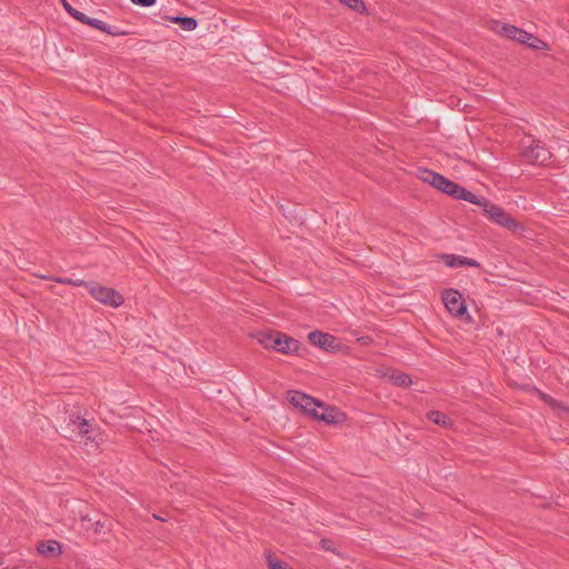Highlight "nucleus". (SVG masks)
<instances>
[{
	"label": "nucleus",
	"instance_id": "obj_30",
	"mask_svg": "<svg viewBox=\"0 0 569 569\" xmlns=\"http://www.w3.org/2000/svg\"><path fill=\"white\" fill-rule=\"evenodd\" d=\"M320 546H321L325 550H327V551H332V552L335 551V550L331 548V541H330V540H328V539H322V540L320 541Z\"/></svg>",
	"mask_w": 569,
	"mask_h": 569
},
{
	"label": "nucleus",
	"instance_id": "obj_13",
	"mask_svg": "<svg viewBox=\"0 0 569 569\" xmlns=\"http://www.w3.org/2000/svg\"><path fill=\"white\" fill-rule=\"evenodd\" d=\"M37 550L40 555L51 558L58 557L62 552L61 545L57 540L39 541Z\"/></svg>",
	"mask_w": 569,
	"mask_h": 569
},
{
	"label": "nucleus",
	"instance_id": "obj_14",
	"mask_svg": "<svg viewBox=\"0 0 569 569\" xmlns=\"http://www.w3.org/2000/svg\"><path fill=\"white\" fill-rule=\"evenodd\" d=\"M338 416L339 413L336 410L323 407L320 403V407L317 408V416L312 417L327 423H337L339 421Z\"/></svg>",
	"mask_w": 569,
	"mask_h": 569
},
{
	"label": "nucleus",
	"instance_id": "obj_28",
	"mask_svg": "<svg viewBox=\"0 0 569 569\" xmlns=\"http://www.w3.org/2000/svg\"><path fill=\"white\" fill-rule=\"evenodd\" d=\"M465 188L459 186L458 183L455 184V187L450 190L451 192L449 196H451L455 199L461 200V196L463 193Z\"/></svg>",
	"mask_w": 569,
	"mask_h": 569
},
{
	"label": "nucleus",
	"instance_id": "obj_22",
	"mask_svg": "<svg viewBox=\"0 0 569 569\" xmlns=\"http://www.w3.org/2000/svg\"><path fill=\"white\" fill-rule=\"evenodd\" d=\"M460 196H461V200H465V201H468V202H470V203L477 204V206H479V207H481V208H482V206H483V202H486V200H487V199H486V198H483V197H478V196H476L475 193L470 192V191H469V190H467L466 188H465V190H463V193H462V194H460Z\"/></svg>",
	"mask_w": 569,
	"mask_h": 569
},
{
	"label": "nucleus",
	"instance_id": "obj_19",
	"mask_svg": "<svg viewBox=\"0 0 569 569\" xmlns=\"http://www.w3.org/2000/svg\"><path fill=\"white\" fill-rule=\"evenodd\" d=\"M390 379L392 380V382L395 385L400 386V387H407L412 382L410 376L405 372H401V371L392 372V375L390 376Z\"/></svg>",
	"mask_w": 569,
	"mask_h": 569
},
{
	"label": "nucleus",
	"instance_id": "obj_23",
	"mask_svg": "<svg viewBox=\"0 0 569 569\" xmlns=\"http://www.w3.org/2000/svg\"><path fill=\"white\" fill-rule=\"evenodd\" d=\"M81 23L88 24L97 30L103 31L107 30V23L102 20L96 18H89L84 14L83 20H80Z\"/></svg>",
	"mask_w": 569,
	"mask_h": 569
},
{
	"label": "nucleus",
	"instance_id": "obj_26",
	"mask_svg": "<svg viewBox=\"0 0 569 569\" xmlns=\"http://www.w3.org/2000/svg\"><path fill=\"white\" fill-rule=\"evenodd\" d=\"M62 6L64 8V10L71 16L73 17L76 20H78L80 22V20H83L84 18V13L83 12H80L78 11L77 9H74L67 0H62Z\"/></svg>",
	"mask_w": 569,
	"mask_h": 569
},
{
	"label": "nucleus",
	"instance_id": "obj_20",
	"mask_svg": "<svg viewBox=\"0 0 569 569\" xmlns=\"http://www.w3.org/2000/svg\"><path fill=\"white\" fill-rule=\"evenodd\" d=\"M342 4L358 13H366L367 7L362 0H339Z\"/></svg>",
	"mask_w": 569,
	"mask_h": 569
},
{
	"label": "nucleus",
	"instance_id": "obj_17",
	"mask_svg": "<svg viewBox=\"0 0 569 569\" xmlns=\"http://www.w3.org/2000/svg\"><path fill=\"white\" fill-rule=\"evenodd\" d=\"M277 332L260 331L257 333L258 342L266 349H273Z\"/></svg>",
	"mask_w": 569,
	"mask_h": 569
},
{
	"label": "nucleus",
	"instance_id": "obj_10",
	"mask_svg": "<svg viewBox=\"0 0 569 569\" xmlns=\"http://www.w3.org/2000/svg\"><path fill=\"white\" fill-rule=\"evenodd\" d=\"M491 30L495 31L497 34L506 37L507 39L510 40H515L519 43L523 41L525 36L527 33V31L516 26L507 24L498 20L491 22Z\"/></svg>",
	"mask_w": 569,
	"mask_h": 569
},
{
	"label": "nucleus",
	"instance_id": "obj_5",
	"mask_svg": "<svg viewBox=\"0 0 569 569\" xmlns=\"http://www.w3.org/2000/svg\"><path fill=\"white\" fill-rule=\"evenodd\" d=\"M442 301L447 310L456 318L470 320L462 295L456 289H448L442 293Z\"/></svg>",
	"mask_w": 569,
	"mask_h": 569
},
{
	"label": "nucleus",
	"instance_id": "obj_16",
	"mask_svg": "<svg viewBox=\"0 0 569 569\" xmlns=\"http://www.w3.org/2000/svg\"><path fill=\"white\" fill-rule=\"evenodd\" d=\"M521 44H527L531 49L543 50L548 49V44L540 38L527 32Z\"/></svg>",
	"mask_w": 569,
	"mask_h": 569
},
{
	"label": "nucleus",
	"instance_id": "obj_32",
	"mask_svg": "<svg viewBox=\"0 0 569 569\" xmlns=\"http://www.w3.org/2000/svg\"><path fill=\"white\" fill-rule=\"evenodd\" d=\"M153 517H154L156 519H159V520H162V521L164 520L163 518H161V516H156V515H153Z\"/></svg>",
	"mask_w": 569,
	"mask_h": 569
},
{
	"label": "nucleus",
	"instance_id": "obj_9",
	"mask_svg": "<svg viewBox=\"0 0 569 569\" xmlns=\"http://www.w3.org/2000/svg\"><path fill=\"white\" fill-rule=\"evenodd\" d=\"M308 340L316 347H319L326 351H337L340 345L337 338L327 332L315 330L308 335Z\"/></svg>",
	"mask_w": 569,
	"mask_h": 569
},
{
	"label": "nucleus",
	"instance_id": "obj_27",
	"mask_svg": "<svg viewBox=\"0 0 569 569\" xmlns=\"http://www.w3.org/2000/svg\"><path fill=\"white\" fill-rule=\"evenodd\" d=\"M104 32L113 37H121L128 34L127 31L119 30L117 27H111L109 24H107V30H104Z\"/></svg>",
	"mask_w": 569,
	"mask_h": 569
},
{
	"label": "nucleus",
	"instance_id": "obj_4",
	"mask_svg": "<svg viewBox=\"0 0 569 569\" xmlns=\"http://www.w3.org/2000/svg\"><path fill=\"white\" fill-rule=\"evenodd\" d=\"M482 209L485 213L497 224L511 231L521 229V226L516 221V219L507 213L501 207L490 202L489 200L483 202Z\"/></svg>",
	"mask_w": 569,
	"mask_h": 569
},
{
	"label": "nucleus",
	"instance_id": "obj_2",
	"mask_svg": "<svg viewBox=\"0 0 569 569\" xmlns=\"http://www.w3.org/2000/svg\"><path fill=\"white\" fill-rule=\"evenodd\" d=\"M521 153L527 161L533 164H543L551 157V153L541 141L532 138L521 142Z\"/></svg>",
	"mask_w": 569,
	"mask_h": 569
},
{
	"label": "nucleus",
	"instance_id": "obj_6",
	"mask_svg": "<svg viewBox=\"0 0 569 569\" xmlns=\"http://www.w3.org/2000/svg\"><path fill=\"white\" fill-rule=\"evenodd\" d=\"M420 179L423 182H427L435 187L436 189L442 191L448 194L451 192L450 190L455 187L456 182L447 179L446 177L428 169L420 170Z\"/></svg>",
	"mask_w": 569,
	"mask_h": 569
},
{
	"label": "nucleus",
	"instance_id": "obj_29",
	"mask_svg": "<svg viewBox=\"0 0 569 569\" xmlns=\"http://www.w3.org/2000/svg\"><path fill=\"white\" fill-rule=\"evenodd\" d=\"M157 0H131L133 4L140 6V7H151L156 3Z\"/></svg>",
	"mask_w": 569,
	"mask_h": 569
},
{
	"label": "nucleus",
	"instance_id": "obj_12",
	"mask_svg": "<svg viewBox=\"0 0 569 569\" xmlns=\"http://www.w3.org/2000/svg\"><path fill=\"white\" fill-rule=\"evenodd\" d=\"M441 259L450 268L480 267L477 260L459 254L446 253L442 254Z\"/></svg>",
	"mask_w": 569,
	"mask_h": 569
},
{
	"label": "nucleus",
	"instance_id": "obj_7",
	"mask_svg": "<svg viewBox=\"0 0 569 569\" xmlns=\"http://www.w3.org/2000/svg\"><path fill=\"white\" fill-rule=\"evenodd\" d=\"M288 399L292 406L300 408L305 413L311 417L317 416V408L320 407V403L313 398L300 391H290Z\"/></svg>",
	"mask_w": 569,
	"mask_h": 569
},
{
	"label": "nucleus",
	"instance_id": "obj_3",
	"mask_svg": "<svg viewBox=\"0 0 569 569\" xmlns=\"http://www.w3.org/2000/svg\"><path fill=\"white\" fill-rule=\"evenodd\" d=\"M88 291L97 301L112 308L121 306L124 301L117 290L97 282H90Z\"/></svg>",
	"mask_w": 569,
	"mask_h": 569
},
{
	"label": "nucleus",
	"instance_id": "obj_8",
	"mask_svg": "<svg viewBox=\"0 0 569 569\" xmlns=\"http://www.w3.org/2000/svg\"><path fill=\"white\" fill-rule=\"evenodd\" d=\"M80 520L82 528L86 531H91L94 535H101L108 529L109 520L104 516H99L98 513H81Z\"/></svg>",
	"mask_w": 569,
	"mask_h": 569
},
{
	"label": "nucleus",
	"instance_id": "obj_1",
	"mask_svg": "<svg viewBox=\"0 0 569 569\" xmlns=\"http://www.w3.org/2000/svg\"><path fill=\"white\" fill-rule=\"evenodd\" d=\"M61 433L64 438L74 439L76 437H83L89 435L90 425L88 420L81 418L79 411L69 413L63 423L60 426Z\"/></svg>",
	"mask_w": 569,
	"mask_h": 569
},
{
	"label": "nucleus",
	"instance_id": "obj_33",
	"mask_svg": "<svg viewBox=\"0 0 569 569\" xmlns=\"http://www.w3.org/2000/svg\"><path fill=\"white\" fill-rule=\"evenodd\" d=\"M0 569H4L3 568V562L0 560Z\"/></svg>",
	"mask_w": 569,
	"mask_h": 569
},
{
	"label": "nucleus",
	"instance_id": "obj_31",
	"mask_svg": "<svg viewBox=\"0 0 569 569\" xmlns=\"http://www.w3.org/2000/svg\"><path fill=\"white\" fill-rule=\"evenodd\" d=\"M40 278L42 279H47V280H52L53 281V277H50V276H47V274H43V276H39Z\"/></svg>",
	"mask_w": 569,
	"mask_h": 569
},
{
	"label": "nucleus",
	"instance_id": "obj_21",
	"mask_svg": "<svg viewBox=\"0 0 569 569\" xmlns=\"http://www.w3.org/2000/svg\"><path fill=\"white\" fill-rule=\"evenodd\" d=\"M266 558L269 569H292L287 562L273 557L271 553H268Z\"/></svg>",
	"mask_w": 569,
	"mask_h": 569
},
{
	"label": "nucleus",
	"instance_id": "obj_15",
	"mask_svg": "<svg viewBox=\"0 0 569 569\" xmlns=\"http://www.w3.org/2000/svg\"><path fill=\"white\" fill-rule=\"evenodd\" d=\"M167 19L173 23L179 24L180 28L186 31H192L198 26L197 20L193 18H190V17L176 16V17H167Z\"/></svg>",
	"mask_w": 569,
	"mask_h": 569
},
{
	"label": "nucleus",
	"instance_id": "obj_25",
	"mask_svg": "<svg viewBox=\"0 0 569 569\" xmlns=\"http://www.w3.org/2000/svg\"><path fill=\"white\" fill-rule=\"evenodd\" d=\"M541 398L543 399V401L550 406L553 410H560V411H565V412H569V408L568 407H565L562 406L559 401H557L556 399H553L552 397L548 396V395H542Z\"/></svg>",
	"mask_w": 569,
	"mask_h": 569
},
{
	"label": "nucleus",
	"instance_id": "obj_18",
	"mask_svg": "<svg viewBox=\"0 0 569 569\" xmlns=\"http://www.w3.org/2000/svg\"><path fill=\"white\" fill-rule=\"evenodd\" d=\"M427 418L435 422L436 425H439V426H442V427H448L450 426V421L448 419V417L441 412V411H438V410H431L427 413Z\"/></svg>",
	"mask_w": 569,
	"mask_h": 569
},
{
	"label": "nucleus",
	"instance_id": "obj_11",
	"mask_svg": "<svg viewBox=\"0 0 569 569\" xmlns=\"http://www.w3.org/2000/svg\"><path fill=\"white\" fill-rule=\"evenodd\" d=\"M273 349L283 353L291 355L298 352L299 341L281 332H277L273 341Z\"/></svg>",
	"mask_w": 569,
	"mask_h": 569
},
{
	"label": "nucleus",
	"instance_id": "obj_24",
	"mask_svg": "<svg viewBox=\"0 0 569 569\" xmlns=\"http://www.w3.org/2000/svg\"><path fill=\"white\" fill-rule=\"evenodd\" d=\"M52 279H53V281H56L58 283L70 284V286H74V287H87V288H89V284H90V282H86L82 279L73 280L71 278H62V277H57V278H52Z\"/></svg>",
	"mask_w": 569,
	"mask_h": 569
}]
</instances>
